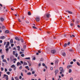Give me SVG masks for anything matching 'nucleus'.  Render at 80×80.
Listing matches in <instances>:
<instances>
[{"label": "nucleus", "mask_w": 80, "mask_h": 80, "mask_svg": "<svg viewBox=\"0 0 80 80\" xmlns=\"http://www.w3.org/2000/svg\"><path fill=\"white\" fill-rule=\"evenodd\" d=\"M59 70L60 72V74H62V73H64L65 71L63 70V68L62 67H60L59 68Z\"/></svg>", "instance_id": "obj_1"}, {"label": "nucleus", "mask_w": 80, "mask_h": 80, "mask_svg": "<svg viewBox=\"0 0 80 80\" xmlns=\"http://www.w3.org/2000/svg\"><path fill=\"white\" fill-rule=\"evenodd\" d=\"M4 77H5L6 80H8V76L6 74L3 75Z\"/></svg>", "instance_id": "obj_2"}, {"label": "nucleus", "mask_w": 80, "mask_h": 80, "mask_svg": "<svg viewBox=\"0 0 80 80\" xmlns=\"http://www.w3.org/2000/svg\"><path fill=\"white\" fill-rule=\"evenodd\" d=\"M15 51H13V55H15L16 57H18V54L17 53H16V54H15Z\"/></svg>", "instance_id": "obj_3"}, {"label": "nucleus", "mask_w": 80, "mask_h": 80, "mask_svg": "<svg viewBox=\"0 0 80 80\" xmlns=\"http://www.w3.org/2000/svg\"><path fill=\"white\" fill-rule=\"evenodd\" d=\"M36 22H39L40 21V18L39 17H37L36 18Z\"/></svg>", "instance_id": "obj_4"}, {"label": "nucleus", "mask_w": 80, "mask_h": 80, "mask_svg": "<svg viewBox=\"0 0 80 80\" xmlns=\"http://www.w3.org/2000/svg\"><path fill=\"white\" fill-rule=\"evenodd\" d=\"M55 52H56V51L55 50H52L51 51V53L52 54H54V53H55Z\"/></svg>", "instance_id": "obj_5"}, {"label": "nucleus", "mask_w": 80, "mask_h": 80, "mask_svg": "<svg viewBox=\"0 0 80 80\" xmlns=\"http://www.w3.org/2000/svg\"><path fill=\"white\" fill-rule=\"evenodd\" d=\"M55 75H56L57 74V73L58 72V70H56L55 71Z\"/></svg>", "instance_id": "obj_6"}, {"label": "nucleus", "mask_w": 80, "mask_h": 80, "mask_svg": "<svg viewBox=\"0 0 80 80\" xmlns=\"http://www.w3.org/2000/svg\"><path fill=\"white\" fill-rule=\"evenodd\" d=\"M46 17L48 18H49L50 17V15L49 13H48L46 14Z\"/></svg>", "instance_id": "obj_7"}, {"label": "nucleus", "mask_w": 80, "mask_h": 80, "mask_svg": "<svg viewBox=\"0 0 80 80\" xmlns=\"http://www.w3.org/2000/svg\"><path fill=\"white\" fill-rule=\"evenodd\" d=\"M5 37L3 36H1L0 37V39H2V40H3V39H5Z\"/></svg>", "instance_id": "obj_8"}, {"label": "nucleus", "mask_w": 80, "mask_h": 80, "mask_svg": "<svg viewBox=\"0 0 80 80\" xmlns=\"http://www.w3.org/2000/svg\"><path fill=\"white\" fill-rule=\"evenodd\" d=\"M17 66H18L19 65H22V64L19 62H18L17 63Z\"/></svg>", "instance_id": "obj_9"}, {"label": "nucleus", "mask_w": 80, "mask_h": 80, "mask_svg": "<svg viewBox=\"0 0 80 80\" xmlns=\"http://www.w3.org/2000/svg\"><path fill=\"white\" fill-rule=\"evenodd\" d=\"M0 20L1 22H3V21H4V18H0Z\"/></svg>", "instance_id": "obj_10"}, {"label": "nucleus", "mask_w": 80, "mask_h": 80, "mask_svg": "<svg viewBox=\"0 0 80 80\" xmlns=\"http://www.w3.org/2000/svg\"><path fill=\"white\" fill-rule=\"evenodd\" d=\"M15 39L16 40H18V41H20V39L19 38H18V37H16L15 38Z\"/></svg>", "instance_id": "obj_11"}, {"label": "nucleus", "mask_w": 80, "mask_h": 80, "mask_svg": "<svg viewBox=\"0 0 80 80\" xmlns=\"http://www.w3.org/2000/svg\"><path fill=\"white\" fill-rule=\"evenodd\" d=\"M28 64L27 63V62H24L23 64V66H24V65H27Z\"/></svg>", "instance_id": "obj_12"}, {"label": "nucleus", "mask_w": 80, "mask_h": 80, "mask_svg": "<svg viewBox=\"0 0 80 80\" xmlns=\"http://www.w3.org/2000/svg\"><path fill=\"white\" fill-rule=\"evenodd\" d=\"M17 48H18V51H20V46H18L17 47Z\"/></svg>", "instance_id": "obj_13"}, {"label": "nucleus", "mask_w": 80, "mask_h": 80, "mask_svg": "<svg viewBox=\"0 0 80 80\" xmlns=\"http://www.w3.org/2000/svg\"><path fill=\"white\" fill-rule=\"evenodd\" d=\"M59 60L58 59H57L55 61V63L56 64H57L58 63V62Z\"/></svg>", "instance_id": "obj_14"}, {"label": "nucleus", "mask_w": 80, "mask_h": 80, "mask_svg": "<svg viewBox=\"0 0 80 80\" xmlns=\"http://www.w3.org/2000/svg\"><path fill=\"white\" fill-rule=\"evenodd\" d=\"M62 55L63 56V57H65L66 55V53L65 52H63L62 53Z\"/></svg>", "instance_id": "obj_15"}, {"label": "nucleus", "mask_w": 80, "mask_h": 80, "mask_svg": "<svg viewBox=\"0 0 80 80\" xmlns=\"http://www.w3.org/2000/svg\"><path fill=\"white\" fill-rule=\"evenodd\" d=\"M10 43H13V39H11L10 40Z\"/></svg>", "instance_id": "obj_16"}, {"label": "nucleus", "mask_w": 80, "mask_h": 80, "mask_svg": "<svg viewBox=\"0 0 80 80\" xmlns=\"http://www.w3.org/2000/svg\"><path fill=\"white\" fill-rule=\"evenodd\" d=\"M25 68H26L27 69H28V70H30V69L29 68L28 66H26L25 67Z\"/></svg>", "instance_id": "obj_17"}, {"label": "nucleus", "mask_w": 80, "mask_h": 80, "mask_svg": "<svg viewBox=\"0 0 80 80\" xmlns=\"http://www.w3.org/2000/svg\"><path fill=\"white\" fill-rule=\"evenodd\" d=\"M9 33V31L6 30L5 31V33Z\"/></svg>", "instance_id": "obj_18"}, {"label": "nucleus", "mask_w": 80, "mask_h": 80, "mask_svg": "<svg viewBox=\"0 0 80 80\" xmlns=\"http://www.w3.org/2000/svg\"><path fill=\"white\" fill-rule=\"evenodd\" d=\"M70 67H72V66L71 65H69L67 67V68H70Z\"/></svg>", "instance_id": "obj_19"}, {"label": "nucleus", "mask_w": 80, "mask_h": 80, "mask_svg": "<svg viewBox=\"0 0 80 80\" xmlns=\"http://www.w3.org/2000/svg\"><path fill=\"white\" fill-rule=\"evenodd\" d=\"M68 13H70V14H72V13H73L72 12L69 11H68Z\"/></svg>", "instance_id": "obj_20"}, {"label": "nucleus", "mask_w": 80, "mask_h": 80, "mask_svg": "<svg viewBox=\"0 0 80 80\" xmlns=\"http://www.w3.org/2000/svg\"><path fill=\"white\" fill-rule=\"evenodd\" d=\"M27 75H31L32 73L30 72H29L27 73Z\"/></svg>", "instance_id": "obj_21"}, {"label": "nucleus", "mask_w": 80, "mask_h": 80, "mask_svg": "<svg viewBox=\"0 0 80 80\" xmlns=\"http://www.w3.org/2000/svg\"><path fill=\"white\" fill-rule=\"evenodd\" d=\"M9 50V48H7L6 49V52L7 53H8V50Z\"/></svg>", "instance_id": "obj_22"}, {"label": "nucleus", "mask_w": 80, "mask_h": 80, "mask_svg": "<svg viewBox=\"0 0 80 80\" xmlns=\"http://www.w3.org/2000/svg\"><path fill=\"white\" fill-rule=\"evenodd\" d=\"M2 62H6V63H7V60H6V59H3L2 60Z\"/></svg>", "instance_id": "obj_23"}, {"label": "nucleus", "mask_w": 80, "mask_h": 80, "mask_svg": "<svg viewBox=\"0 0 80 80\" xmlns=\"http://www.w3.org/2000/svg\"><path fill=\"white\" fill-rule=\"evenodd\" d=\"M28 15L30 16L31 15V12H28Z\"/></svg>", "instance_id": "obj_24"}, {"label": "nucleus", "mask_w": 80, "mask_h": 80, "mask_svg": "<svg viewBox=\"0 0 80 80\" xmlns=\"http://www.w3.org/2000/svg\"><path fill=\"white\" fill-rule=\"evenodd\" d=\"M15 80H19V79H18V77H15Z\"/></svg>", "instance_id": "obj_25"}, {"label": "nucleus", "mask_w": 80, "mask_h": 80, "mask_svg": "<svg viewBox=\"0 0 80 80\" xmlns=\"http://www.w3.org/2000/svg\"><path fill=\"white\" fill-rule=\"evenodd\" d=\"M15 66L14 65H12L11 67V68H13L14 67H15Z\"/></svg>", "instance_id": "obj_26"}, {"label": "nucleus", "mask_w": 80, "mask_h": 80, "mask_svg": "<svg viewBox=\"0 0 80 80\" xmlns=\"http://www.w3.org/2000/svg\"><path fill=\"white\" fill-rule=\"evenodd\" d=\"M9 45H10V42H7V44L6 45H7V46H9Z\"/></svg>", "instance_id": "obj_27"}, {"label": "nucleus", "mask_w": 80, "mask_h": 80, "mask_svg": "<svg viewBox=\"0 0 80 80\" xmlns=\"http://www.w3.org/2000/svg\"><path fill=\"white\" fill-rule=\"evenodd\" d=\"M77 63L78 65V66H80V63L78 62H77Z\"/></svg>", "instance_id": "obj_28"}, {"label": "nucleus", "mask_w": 80, "mask_h": 80, "mask_svg": "<svg viewBox=\"0 0 80 80\" xmlns=\"http://www.w3.org/2000/svg\"><path fill=\"white\" fill-rule=\"evenodd\" d=\"M67 43H66L64 44V47H67Z\"/></svg>", "instance_id": "obj_29"}, {"label": "nucleus", "mask_w": 80, "mask_h": 80, "mask_svg": "<svg viewBox=\"0 0 80 80\" xmlns=\"http://www.w3.org/2000/svg\"><path fill=\"white\" fill-rule=\"evenodd\" d=\"M25 59H26V60H30V58H25Z\"/></svg>", "instance_id": "obj_30"}, {"label": "nucleus", "mask_w": 80, "mask_h": 80, "mask_svg": "<svg viewBox=\"0 0 80 80\" xmlns=\"http://www.w3.org/2000/svg\"><path fill=\"white\" fill-rule=\"evenodd\" d=\"M32 28L34 29H37V28L35 26H32Z\"/></svg>", "instance_id": "obj_31"}, {"label": "nucleus", "mask_w": 80, "mask_h": 80, "mask_svg": "<svg viewBox=\"0 0 80 80\" xmlns=\"http://www.w3.org/2000/svg\"><path fill=\"white\" fill-rule=\"evenodd\" d=\"M72 72V70L71 69H69V73H71Z\"/></svg>", "instance_id": "obj_32"}, {"label": "nucleus", "mask_w": 80, "mask_h": 80, "mask_svg": "<svg viewBox=\"0 0 80 80\" xmlns=\"http://www.w3.org/2000/svg\"><path fill=\"white\" fill-rule=\"evenodd\" d=\"M1 57L2 58V59H4V55H2L1 56Z\"/></svg>", "instance_id": "obj_33"}, {"label": "nucleus", "mask_w": 80, "mask_h": 80, "mask_svg": "<svg viewBox=\"0 0 80 80\" xmlns=\"http://www.w3.org/2000/svg\"><path fill=\"white\" fill-rule=\"evenodd\" d=\"M40 61H41V62H42V61H43V58H41L40 59Z\"/></svg>", "instance_id": "obj_34"}, {"label": "nucleus", "mask_w": 80, "mask_h": 80, "mask_svg": "<svg viewBox=\"0 0 80 80\" xmlns=\"http://www.w3.org/2000/svg\"><path fill=\"white\" fill-rule=\"evenodd\" d=\"M32 60H36V58H35V57H33V58H32Z\"/></svg>", "instance_id": "obj_35"}, {"label": "nucleus", "mask_w": 80, "mask_h": 80, "mask_svg": "<svg viewBox=\"0 0 80 80\" xmlns=\"http://www.w3.org/2000/svg\"><path fill=\"white\" fill-rule=\"evenodd\" d=\"M7 73L8 74V75H10V72H7Z\"/></svg>", "instance_id": "obj_36"}, {"label": "nucleus", "mask_w": 80, "mask_h": 80, "mask_svg": "<svg viewBox=\"0 0 80 80\" xmlns=\"http://www.w3.org/2000/svg\"><path fill=\"white\" fill-rule=\"evenodd\" d=\"M26 23L28 24V23H29V22L28 21H26Z\"/></svg>", "instance_id": "obj_37"}, {"label": "nucleus", "mask_w": 80, "mask_h": 80, "mask_svg": "<svg viewBox=\"0 0 80 80\" xmlns=\"http://www.w3.org/2000/svg\"><path fill=\"white\" fill-rule=\"evenodd\" d=\"M12 50H16V51H17V49H16V48H13L12 49Z\"/></svg>", "instance_id": "obj_38"}, {"label": "nucleus", "mask_w": 80, "mask_h": 80, "mask_svg": "<svg viewBox=\"0 0 80 80\" xmlns=\"http://www.w3.org/2000/svg\"><path fill=\"white\" fill-rule=\"evenodd\" d=\"M70 26H71V27H73V23H71L70 24Z\"/></svg>", "instance_id": "obj_39"}, {"label": "nucleus", "mask_w": 80, "mask_h": 80, "mask_svg": "<svg viewBox=\"0 0 80 80\" xmlns=\"http://www.w3.org/2000/svg\"><path fill=\"white\" fill-rule=\"evenodd\" d=\"M70 42H69L68 43V45H70Z\"/></svg>", "instance_id": "obj_40"}, {"label": "nucleus", "mask_w": 80, "mask_h": 80, "mask_svg": "<svg viewBox=\"0 0 80 80\" xmlns=\"http://www.w3.org/2000/svg\"><path fill=\"white\" fill-rule=\"evenodd\" d=\"M22 66H20L19 67V69L20 70H21V69H22Z\"/></svg>", "instance_id": "obj_41"}, {"label": "nucleus", "mask_w": 80, "mask_h": 80, "mask_svg": "<svg viewBox=\"0 0 80 80\" xmlns=\"http://www.w3.org/2000/svg\"><path fill=\"white\" fill-rule=\"evenodd\" d=\"M21 57H24V54H22L21 55Z\"/></svg>", "instance_id": "obj_42"}, {"label": "nucleus", "mask_w": 80, "mask_h": 80, "mask_svg": "<svg viewBox=\"0 0 80 80\" xmlns=\"http://www.w3.org/2000/svg\"><path fill=\"white\" fill-rule=\"evenodd\" d=\"M21 41L22 42H23V40L22 39H21Z\"/></svg>", "instance_id": "obj_43"}, {"label": "nucleus", "mask_w": 80, "mask_h": 80, "mask_svg": "<svg viewBox=\"0 0 80 80\" xmlns=\"http://www.w3.org/2000/svg\"><path fill=\"white\" fill-rule=\"evenodd\" d=\"M5 71L6 72H7V68H5Z\"/></svg>", "instance_id": "obj_44"}, {"label": "nucleus", "mask_w": 80, "mask_h": 80, "mask_svg": "<svg viewBox=\"0 0 80 80\" xmlns=\"http://www.w3.org/2000/svg\"><path fill=\"white\" fill-rule=\"evenodd\" d=\"M73 63V61H72L70 62V64H72Z\"/></svg>", "instance_id": "obj_45"}, {"label": "nucleus", "mask_w": 80, "mask_h": 80, "mask_svg": "<svg viewBox=\"0 0 80 80\" xmlns=\"http://www.w3.org/2000/svg\"><path fill=\"white\" fill-rule=\"evenodd\" d=\"M42 66H43V67H44V66H45V64L44 63H42Z\"/></svg>", "instance_id": "obj_46"}, {"label": "nucleus", "mask_w": 80, "mask_h": 80, "mask_svg": "<svg viewBox=\"0 0 80 80\" xmlns=\"http://www.w3.org/2000/svg\"><path fill=\"white\" fill-rule=\"evenodd\" d=\"M11 47H13V46H14V44H11Z\"/></svg>", "instance_id": "obj_47"}, {"label": "nucleus", "mask_w": 80, "mask_h": 80, "mask_svg": "<svg viewBox=\"0 0 80 80\" xmlns=\"http://www.w3.org/2000/svg\"><path fill=\"white\" fill-rule=\"evenodd\" d=\"M2 29H4V28H5V26H3L2 27Z\"/></svg>", "instance_id": "obj_48"}, {"label": "nucleus", "mask_w": 80, "mask_h": 80, "mask_svg": "<svg viewBox=\"0 0 80 80\" xmlns=\"http://www.w3.org/2000/svg\"><path fill=\"white\" fill-rule=\"evenodd\" d=\"M9 72H11L12 71V69L9 68Z\"/></svg>", "instance_id": "obj_49"}, {"label": "nucleus", "mask_w": 80, "mask_h": 80, "mask_svg": "<svg viewBox=\"0 0 80 80\" xmlns=\"http://www.w3.org/2000/svg\"><path fill=\"white\" fill-rule=\"evenodd\" d=\"M32 74H34L35 73V71H33L32 72Z\"/></svg>", "instance_id": "obj_50"}, {"label": "nucleus", "mask_w": 80, "mask_h": 80, "mask_svg": "<svg viewBox=\"0 0 80 80\" xmlns=\"http://www.w3.org/2000/svg\"><path fill=\"white\" fill-rule=\"evenodd\" d=\"M1 71H3V68H1Z\"/></svg>", "instance_id": "obj_51"}, {"label": "nucleus", "mask_w": 80, "mask_h": 80, "mask_svg": "<svg viewBox=\"0 0 80 80\" xmlns=\"http://www.w3.org/2000/svg\"><path fill=\"white\" fill-rule=\"evenodd\" d=\"M22 76H20L19 78V79H22Z\"/></svg>", "instance_id": "obj_52"}, {"label": "nucleus", "mask_w": 80, "mask_h": 80, "mask_svg": "<svg viewBox=\"0 0 80 80\" xmlns=\"http://www.w3.org/2000/svg\"><path fill=\"white\" fill-rule=\"evenodd\" d=\"M69 51L70 52H72V51H73V50L72 49H70L69 50Z\"/></svg>", "instance_id": "obj_53"}, {"label": "nucleus", "mask_w": 80, "mask_h": 80, "mask_svg": "<svg viewBox=\"0 0 80 80\" xmlns=\"http://www.w3.org/2000/svg\"><path fill=\"white\" fill-rule=\"evenodd\" d=\"M18 21L19 22H21V20H20V19H18Z\"/></svg>", "instance_id": "obj_54"}, {"label": "nucleus", "mask_w": 80, "mask_h": 80, "mask_svg": "<svg viewBox=\"0 0 80 80\" xmlns=\"http://www.w3.org/2000/svg\"><path fill=\"white\" fill-rule=\"evenodd\" d=\"M20 62L21 63H22V64H23V61H20Z\"/></svg>", "instance_id": "obj_55"}, {"label": "nucleus", "mask_w": 80, "mask_h": 80, "mask_svg": "<svg viewBox=\"0 0 80 80\" xmlns=\"http://www.w3.org/2000/svg\"><path fill=\"white\" fill-rule=\"evenodd\" d=\"M25 50H23V49L22 48L21 49V51H22V52H24V51Z\"/></svg>", "instance_id": "obj_56"}, {"label": "nucleus", "mask_w": 80, "mask_h": 80, "mask_svg": "<svg viewBox=\"0 0 80 80\" xmlns=\"http://www.w3.org/2000/svg\"><path fill=\"white\" fill-rule=\"evenodd\" d=\"M70 80H73V78H71L70 79Z\"/></svg>", "instance_id": "obj_57"}, {"label": "nucleus", "mask_w": 80, "mask_h": 80, "mask_svg": "<svg viewBox=\"0 0 80 80\" xmlns=\"http://www.w3.org/2000/svg\"><path fill=\"white\" fill-rule=\"evenodd\" d=\"M23 48H26V45L24 46Z\"/></svg>", "instance_id": "obj_58"}, {"label": "nucleus", "mask_w": 80, "mask_h": 80, "mask_svg": "<svg viewBox=\"0 0 80 80\" xmlns=\"http://www.w3.org/2000/svg\"><path fill=\"white\" fill-rule=\"evenodd\" d=\"M38 53H41V51H38Z\"/></svg>", "instance_id": "obj_59"}, {"label": "nucleus", "mask_w": 80, "mask_h": 80, "mask_svg": "<svg viewBox=\"0 0 80 80\" xmlns=\"http://www.w3.org/2000/svg\"><path fill=\"white\" fill-rule=\"evenodd\" d=\"M0 43H2V40H0Z\"/></svg>", "instance_id": "obj_60"}, {"label": "nucleus", "mask_w": 80, "mask_h": 80, "mask_svg": "<svg viewBox=\"0 0 80 80\" xmlns=\"http://www.w3.org/2000/svg\"><path fill=\"white\" fill-rule=\"evenodd\" d=\"M73 61L74 62H76V59H73Z\"/></svg>", "instance_id": "obj_61"}, {"label": "nucleus", "mask_w": 80, "mask_h": 80, "mask_svg": "<svg viewBox=\"0 0 80 80\" xmlns=\"http://www.w3.org/2000/svg\"><path fill=\"white\" fill-rule=\"evenodd\" d=\"M24 17H22V20H23V19H24Z\"/></svg>", "instance_id": "obj_62"}, {"label": "nucleus", "mask_w": 80, "mask_h": 80, "mask_svg": "<svg viewBox=\"0 0 80 80\" xmlns=\"http://www.w3.org/2000/svg\"><path fill=\"white\" fill-rule=\"evenodd\" d=\"M78 28H80V26L79 25H78Z\"/></svg>", "instance_id": "obj_63"}, {"label": "nucleus", "mask_w": 80, "mask_h": 80, "mask_svg": "<svg viewBox=\"0 0 80 80\" xmlns=\"http://www.w3.org/2000/svg\"><path fill=\"white\" fill-rule=\"evenodd\" d=\"M12 80H14L13 78L12 77Z\"/></svg>", "instance_id": "obj_64"}]
</instances>
